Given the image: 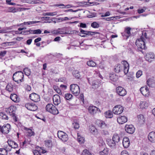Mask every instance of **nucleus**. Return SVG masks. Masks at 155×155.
Instances as JSON below:
<instances>
[{"mask_svg": "<svg viewBox=\"0 0 155 155\" xmlns=\"http://www.w3.org/2000/svg\"><path fill=\"white\" fill-rule=\"evenodd\" d=\"M115 18L114 17H111L107 18H101L102 20H105L107 21H110L111 20H113Z\"/></svg>", "mask_w": 155, "mask_h": 155, "instance_id": "nucleus-51", "label": "nucleus"}, {"mask_svg": "<svg viewBox=\"0 0 155 155\" xmlns=\"http://www.w3.org/2000/svg\"><path fill=\"white\" fill-rule=\"evenodd\" d=\"M120 137L117 134H114L112 137V140L116 143L120 141Z\"/></svg>", "mask_w": 155, "mask_h": 155, "instance_id": "nucleus-26", "label": "nucleus"}, {"mask_svg": "<svg viewBox=\"0 0 155 155\" xmlns=\"http://www.w3.org/2000/svg\"><path fill=\"white\" fill-rule=\"evenodd\" d=\"M41 151L40 150H35L33 151V153L34 155H41Z\"/></svg>", "mask_w": 155, "mask_h": 155, "instance_id": "nucleus-52", "label": "nucleus"}, {"mask_svg": "<svg viewBox=\"0 0 155 155\" xmlns=\"http://www.w3.org/2000/svg\"><path fill=\"white\" fill-rule=\"evenodd\" d=\"M40 21H28L25 22H23V24L25 25H33L35 23H40Z\"/></svg>", "mask_w": 155, "mask_h": 155, "instance_id": "nucleus-34", "label": "nucleus"}, {"mask_svg": "<svg viewBox=\"0 0 155 155\" xmlns=\"http://www.w3.org/2000/svg\"><path fill=\"white\" fill-rule=\"evenodd\" d=\"M54 6L58 7L60 8H64L65 5L63 4H56L54 5Z\"/></svg>", "mask_w": 155, "mask_h": 155, "instance_id": "nucleus-53", "label": "nucleus"}, {"mask_svg": "<svg viewBox=\"0 0 155 155\" xmlns=\"http://www.w3.org/2000/svg\"><path fill=\"white\" fill-rule=\"evenodd\" d=\"M25 89L26 90L28 91H30L31 90V87L28 85H26L25 86Z\"/></svg>", "mask_w": 155, "mask_h": 155, "instance_id": "nucleus-60", "label": "nucleus"}, {"mask_svg": "<svg viewBox=\"0 0 155 155\" xmlns=\"http://www.w3.org/2000/svg\"><path fill=\"white\" fill-rule=\"evenodd\" d=\"M125 130L128 133L130 134H133L135 130V128L132 125H126L125 127Z\"/></svg>", "mask_w": 155, "mask_h": 155, "instance_id": "nucleus-11", "label": "nucleus"}, {"mask_svg": "<svg viewBox=\"0 0 155 155\" xmlns=\"http://www.w3.org/2000/svg\"><path fill=\"white\" fill-rule=\"evenodd\" d=\"M26 2L31 4H35L40 3V1L39 0H26Z\"/></svg>", "mask_w": 155, "mask_h": 155, "instance_id": "nucleus-31", "label": "nucleus"}, {"mask_svg": "<svg viewBox=\"0 0 155 155\" xmlns=\"http://www.w3.org/2000/svg\"><path fill=\"white\" fill-rule=\"evenodd\" d=\"M148 106V104L146 101H141L140 103V107L142 109L146 108Z\"/></svg>", "mask_w": 155, "mask_h": 155, "instance_id": "nucleus-27", "label": "nucleus"}, {"mask_svg": "<svg viewBox=\"0 0 155 155\" xmlns=\"http://www.w3.org/2000/svg\"><path fill=\"white\" fill-rule=\"evenodd\" d=\"M11 99L14 102L16 103L19 101V99L15 94H11L10 96Z\"/></svg>", "mask_w": 155, "mask_h": 155, "instance_id": "nucleus-24", "label": "nucleus"}, {"mask_svg": "<svg viewBox=\"0 0 155 155\" xmlns=\"http://www.w3.org/2000/svg\"><path fill=\"white\" fill-rule=\"evenodd\" d=\"M8 12H9L15 13L17 12V10L14 7H10L9 8Z\"/></svg>", "mask_w": 155, "mask_h": 155, "instance_id": "nucleus-46", "label": "nucleus"}, {"mask_svg": "<svg viewBox=\"0 0 155 155\" xmlns=\"http://www.w3.org/2000/svg\"><path fill=\"white\" fill-rule=\"evenodd\" d=\"M58 137L62 141L66 142L68 140L67 134L64 132L61 131H58Z\"/></svg>", "mask_w": 155, "mask_h": 155, "instance_id": "nucleus-6", "label": "nucleus"}, {"mask_svg": "<svg viewBox=\"0 0 155 155\" xmlns=\"http://www.w3.org/2000/svg\"><path fill=\"white\" fill-rule=\"evenodd\" d=\"M6 51H1L0 52V55L3 57L6 54Z\"/></svg>", "mask_w": 155, "mask_h": 155, "instance_id": "nucleus-64", "label": "nucleus"}, {"mask_svg": "<svg viewBox=\"0 0 155 155\" xmlns=\"http://www.w3.org/2000/svg\"><path fill=\"white\" fill-rule=\"evenodd\" d=\"M142 74V72L141 70L138 71L136 73V77L139 78Z\"/></svg>", "mask_w": 155, "mask_h": 155, "instance_id": "nucleus-56", "label": "nucleus"}, {"mask_svg": "<svg viewBox=\"0 0 155 155\" xmlns=\"http://www.w3.org/2000/svg\"><path fill=\"white\" fill-rule=\"evenodd\" d=\"M73 126L75 129H78L79 127V124L77 122H74L73 124Z\"/></svg>", "mask_w": 155, "mask_h": 155, "instance_id": "nucleus-54", "label": "nucleus"}, {"mask_svg": "<svg viewBox=\"0 0 155 155\" xmlns=\"http://www.w3.org/2000/svg\"><path fill=\"white\" fill-rule=\"evenodd\" d=\"M141 93L144 96H147L149 93L148 88L146 87H142L140 88Z\"/></svg>", "mask_w": 155, "mask_h": 155, "instance_id": "nucleus-18", "label": "nucleus"}, {"mask_svg": "<svg viewBox=\"0 0 155 155\" xmlns=\"http://www.w3.org/2000/svg\"><path fill=\"white\" fill-rule=\"evenodd\" d=\"M148 138L150 142L155 143V132L152 131L150 132L148 135Z\"/></svg>", "mask_w": 155, "mask_h": 155, "instance_id": "nucleus-20", "label": "nucleus"}, {"mask_svg": "<svg viewBox=\"0 0 155 155\" xmlns=\"http://www.w3.org/2000/svg\"><path fill=\"white\" fill-rule=\"evenodd\" d=\"M87 64L88 66L92 67H94L96 65V63L92 60L88 61Z\"/></svg>", "mask_w": 155, "mask_h": 155, "instance_id": "nucleus-37", "label": "nucleus"}, {"mask_svg": "<svg viewBox=\"0 0 155 155\" xmlns=\"http://www.w3.org/2000/svg\"><path fill=\"white\" fill-rule=\"evenodd\" d=\"M108 151L107 148H104L103 150L99 152V154L100 155H106L108 154Z\"/></svg>", "mask_w": 155, "mask_h": 155, "instance_id": "nucleus-35", "label": "nucleus"}, {"mask_svg": "<svg viewBox=\"0 0 155 155\" xmlns=\"http://www.w3.org/2000/svg\"><path fill=\"white\" fill-rule=\"evenodd\" d=\"M110 79L113 81H115L117 79V78L114 75L112 74L110 76Z\"/></svg>", "mask_w": 155, "mask_h": 155, "instance_id": "nucleus-55", "label": "nucleus"}, {"mask_svg": "<svg viewBox=\"0 0 155 155\" xmlns=\"http://www.w3.org/2000/svg\"><path fill=\"white\" fill-rule=\"evenodd\" d=\"M155 55L153 53L149 52L147 53L145 57L146 60L149 62H151L154 59Z\"/></svg>", "mask_w": 155, "mask_h": 155, "instance_id": "nucleus-15", "label": "nucleus"}, {"mask_svg": "<svg viewBox=\"0 0 155 155\" xmlns=\"http://www.w3.org/2000/svg\"><path fill=\"white\" fill-rule=\"evenodd\" d=\"M25 129L26 130L27 133V135L28 136L31 137L32 136L34 135V132L31 129L25 128Z\"/></svg>", "mask_w": 155, "mask_h": 155, "instance_id": "nucleus-33", "label": "nucleus"}, {"mask_svg": "<svg viewBox=\"0 0 155 155\" xmlns=\"http://www.w3.org/2000/svg\"><path fill=\"white\" fill-rule=\"evenodd\" d=\"M117 120L119 124H122L127 122V119L126 117L123 116L118 117Z\"/></svg>", "mask_w": 155, "mask_h": 155, "instance_id": "nucleus-17", "label": "nucleus"}, {"mask_svg": "<svg viewBox=\"0 0 155 155\" xmlns=\"http://www.w3.org/2000/svg\"><path fill=\"white\" fill-rule=\"evenodd\" d=\"M91 26L94 28H98L99 27V25L96 22H94L91 24Z\"/></svg>", "mask_w": 155, "mask_h": 155, "instance_id": "nucleus-48", "label": "nucleus"}, {"mask_svg": "<svg viewBox=\"0 0 155 155\" xmlns=\"http://www.w3.org/2000/svg\"><path fill=\"white\" fill-rule=\"evenodd\" d=\"M0 154L1 155H7L8 150H7V147L4 148L0 149Z\"/></svg>", "mask_w": 155, "mask_h": 155, "instance_id": "nucleus-29", "label": "nucleus"}, {"mask_svg": "<svg viewBox=\"0 0 155 155\" xmlns=\"http://www.w3.org/2000/svg\"><path fill=\"white\" fill-rule=\"evenodd\" d=\"M131 29V28L129 27L125 29L124 31L125 33L127 34L126 36L127 38H128L130 35L131 33L130 31Z\"/></svg>", "mask_w": 155, "mask_h": 155, "instance_id": "nucleus-30", "label": "nucleus"}, {"mask_svg": "<svg viewBox=\"0 0 155 155\" xmlns=\"http://www.w3.org/2000/svg\"><path fill=\"white\" fill-rule=\"evenodd\" d=\"M81 155H92V154L88 150L84 149Z\"/></svg>", "mask_w": 155, "mask_h": 155, "instance_id": "nucleus-44", "label": "nucleus"}, {"mask_svg": "<svg viewBox=\"0 0 155 155\" xmlns=\"http://www.w3.org/2000/svg\"><path fill=\"white\" fill-rule=\"evenodd\" d=\"M98 143L99 146L104 147L105 146V143L102 138H99L98 140Z\"/></svg>", "mask_w": 155, "mask_h": 155, "instance_id": "nucleus-39", "label": "nucleus"}, {"mask_svg": "<svg viewBox=\"0 0 155 155\" xmlns=\"http://www.w3.org/2000/svg\"><path fill=\"white\" fill-rule=\"evenodd\" d=\"M129 69V64L128 62L125 61H123L121 62V64H118L115 67L114 71L115 72L118 73L123 71L125 74L128 72Z\"/></svg>", "mask_w": 155, "mask_h": 155, "instance_id": "nucleus-1", "label": "nucleus"}, {"mask_svg": "<svg viewBox=\"0 0 155 155\" xmlns=\"http://www.w3.org/2000/svg\"><path fill=\"white\" fill-rule=\"evenodd\" d=\"M88 110L89 113L92 115L96 114L97 111L100 110L98 108L94 106H89Z\"/></svg>", "mask_w": 155, "mask_h": 155, "instance_id": "nucleus-14", "label": "nucleus"}, {"mask_svg": "<svg viewBox=\"0 0 155 155\" xmlns=\"http://www.w3.org/2000/svg\"><path fill=\"white\" fill-rule=\"evenodd\" d=\"M73 75L74 77L77 78H79L80 77V74L79 71H74L73 72Z\"/></svg>", "mask_w": 155, "mask_h": 155, "instance_id": "nucleus-43", "label": "nucleus"}, {"mask_svg": "<svg viewBox=\"0 0 155 155\" xmlns=\"http://www.w3.org/2000/svg\"><path fill=\"white\" fill-rule=\"evenodd\" d=\"M54 90L59 94H62V92L60 89L57 86H53Z\"/></svg>", "mask_w": 155, "mask_h": 155, "instance_id": "nucleus-45", "label": "nucleus"}, {"mask_svg": "<svg viewBox=\"0 0 155 155\" xmlns=\"http://www.w3.org/2000/svg\"><path fill=\"white\" fill-rule=\"evenodd\" d=\"M101 82L99 80H96L93 81L92 84V87L93 89L97 88L101 85Z\"/></svg>", "mask_w": 155, "mask_h": 155, "instance_id": "nucleus-21", "label": "nucleus"}, {"mask_svg": "<svg viewBox=\"0 0 155 155\" xmlns=\"http://www.w3.org/2000/svg\"><path fill=\"white\" fill-rule=\"evenodd\" d=\"M89 130L93 133H95L97 132V129L95 127L92 125L89 126Z\"/></svg>", "mask_w": 155, "mask_h": 155, "instance_id": "nucleus-36", "label": "nucleus"}, {"mask_svg": "<svg viewBox=\"0 0 155 155\" xmlns=\"http://www.w3.org/2000/svg\"><path fill=\"white\" fill-rule=\"evenodd\" d=\"M11 126L9 124H4L3 126H0V131L3 134H7L9 132Z\"/></svg>", "mask_w": 155, "mask_h": 155, "instance_id": "nucleus-8", "label": "nucleus"}, {"mask_svg": "<svg viewBox=\"0 0 155 155\" xmlns=\"http://www.w3.org/2000/svg\"><path fill=\"white\" fill-rule=\"evenodd\" d=\"M45 145L46 147H50L52 146V143L50 140H48L45 141Z\"/></svg>", "mask_w": 155, "mask_h": 155, "instance_id": "nucleus-47", "label": "nucleus"}, {"mask_svg": "<svg viewBox=\"0 0 155 155\" xmlns=\"http://www.w3.org/2000/svg\"><path fill=\"white\" fill-rule=\"evenodd\" d=\"M4 44H8V46H11L14 45L15 44V42L14 41H12L10 42H5L4 43Z\"/></svg>", "mask_w": 155, "mask_h": 155, "instance_id": "nucleus-58", "label": "nucleus"}, {"mask_svg": "<svg viewBox=\"0 0 155 155\" xmlns=\"http://www.w3.org/2000/svg\"><path fill=\"white\" fill-rule=\"evenodd\" d=\"M24 72L25 74L27 76H29L30 75L31 71L30 69L28 68H25L24 69Z\"/></svg>", "mask_w": 155, "mask_h": 155, "instance_id": "nucleus-42", "label": "nucleus"}, {"mask_svg": "<svg viewBox=\"0 0 155 155\" xmlns=\"http://www.w3.org/2000/svg\"><path fill=\"white\" fill-rule=\"evenodd\" d=\"M130 141L129 138L127 137H124L123 140V144L125 148L128 147L130 144Z\"/></svg>", "mask_w": 155, "mask_h": 155, "instance_id": "nucleus-23", "label": "nucleus"}, {"mask_svg": "<svg viewBox=\"0 0 155 155\" xmlns=\"http://www.w3.org/2000/svg\"><path fill=\"white\" fill-rule=\"evenodd\" d=\"M101 133L102 135L105 136L108 135L109 134V132L107 130L104 129L101 130Z\"/></svg>", "mask_w": 155, "mask_h": 155, "instance_id": "nucleus-50", "label": "nucleus"}, {"mask_svg": "<svg viewBox=\"0 0 155 155\" xmlns=\"http://www.w3.org/2000/svg\"><path fill=\"white\" fill-rule=\"evenodd\" d=\"M121 155H129L126 151H123L121 153Z\"/></svg>", "mask_w": 155, "mask_h": 155, "instance_id": "nucleus-63", "label": "nucleus"}, {"mask_svg": "<svg viewBox=\"0 0 155 155\" xmlns=\"http://www.w3.org/2000/svg\"><path fill=\"white\" fill-rule=\"evenodd\" d=\"M107 142L108 145L111 148H115L116 145V143L113 141V140L108 139L107 140Z\"/></svg>", "mask_w": 155, "mask_h": 155, "instance_id": "nucleus-22", "label": "nucleus"}, {"mask_svg": "<svg viewBox=\"0 0 155 155\" xmlns=\"http://www.w3.org/2000/svg\"><path fill=\"white\" fill-rule=\"evenodd\" d=\"M25 107L28 110L31 111H35L38 109V107L36 105L30 103L25 104Z\"/></svg>", "mask_w": 155, "mask_h": 155, "instance_id": "nucleus-12", "label": "nucleus"}, {"mask_svg": "<svg viewBox=\"0 0 155 155\" xmlns=\"http://www.w3.org/2000/svg\"><path fill=\"white\" fill-rule=\"evenodd\" d=\"M24 74L21 71L16 72L14 73L13 76V79L18 83L23 81Z\"/></svg>", "mask_w": 155, "mask_h": 155, "instance_id": "nucleus-3", "label": "nucleus"}, {"mask_svg": "<svg viewBox=\"0 0 155 155\" xmlns=\"http://www.w3.org/2000/svg\"><path fill=\"white\" fill-rule=\"evenodd\" d=\"M78 140L80 143H84V137H81L78 134Z\"/></svg>", "mask_w": 155, "mask_h": 155, "instance_id": "nucleus-40", "label": "nucleus"}, {"mask_svg": "<svg viewBox=\"0 0 155 155\" xmlns=\"http://www.w3.org/2000/svg\"><path fill=\"white\" fill-rule=\"evenodd\" d=\"M57 13L58 12L57 11H55L53 12H49V13L48 14V15H49L52 16L56 15H57Z\"/></svg>", "mask_w": 155, "mask_h": 155, "instance_id": "nucleus-59", "label": "nucleus"}, {"mask_svg": "<svg viewBox=\"0 0 155 155\" xmlns=\"http://www.w3.org/2000/svg\"><path fill=\"white\" fill-rule=\"evenodd\" d=\"M41 31L40 29L35 30V34H39L41 33Z\"/></svg>", "mask_w": 155, "mask_h": 155, "instance_id": "nucleus-61", "label": "nucleus"}, {"mask_svg": "<svg viewBox=\"0 0 155 155\" xmlns=\"http://www.w3.org/2000/svg\"><path fill=\"white\" fill-rule=\"evenodd\" d=\"M105 117L107 118H111L113 116V114L112 111L109 110L104 113Z\"/></svg>", "mask_w": 155, "mask_h": 155, "instance_id": "nucleus-28", "label": "nucleus"}, {"mask_svg": "<svg viewBox=\"0 0 155 155\" xmlns=\"http://www.w3.org/2000/svg\"><path fill=\"white\" fill-rule=\"evenodd\" d=\"M123 107L120 105H118L115 106L113 108L112 111L116 114H120L123 111Z\"/></svg>", "mask_w": 155, "mask_h": 155, "instance_id": "nucleus-7", "label": "nucleus"}, {"mask_svg": "<svg viewBox=\"0 0 155 155\" xmlns=\"http://www.w3.org/2000/svg\"><path fill=\"white\" fill-rule=\"evenodd\" d=\"M116 92L118 94L121 96H124L127 94L126 90L120 86H119L116 88Z\"/></svg>", "mask_w": 155, "mask_h": 155, "instance_id": "nucleus-9", "label": "nucleus"}, {"mask_svg": "<svg viewBox=\"0 0 155 155\" xmlns=\"http://www.w3.org/2000/svg\"><path fill=\"white\" fill-rule=\"evenodd\" d=\"M70 90L72 94L76 96L78 95L80 92L79 86L75 84H71L70 85Z\"/></svg>", "mask_w": 155, "mask_h": 155, "instance_id": "nucleus-5", "label": "nucleus"}, {"mask_svg": "<svg viewBox=\"0 0 155 155\" xmlns=\"http://www.w3.org/2000/svg\"><path fill=\"white\" fill-rule=\"evenodd\" d=\"M29 97L32 101L35 102H38L40 100L39 95L35 93L30 94Z\"/></svg>", "mask_w": 155, "mask_h": 155, "instance_id": "nucleus-13", "label": "nucleus"}, {"mask_svg": "<svg viewBox=\"0 0 155 155\" xmlns=\"http://www.w3.org/2000/svg\"><path fill=\"white\" fill-rule=\"evenodd\" d=\"M45 108L47 111L53 114H57L58 113V110L51 104H48L46 106Z\"/></svg>", "mask_w": 155, "mask_h": 155, "instance_id": "nucleus-4", "label": "nucleus"}, {"mask_svg": "<svg viewBox=\"0 0 155 155\" xmlns=\"http://www.w3.org/2000/svg\"><path fill=\"white\" fill-rule=\"evenodd\" d=\"M15 107L13 106H11L7 109L6 111L8 112L10 115L14 113Z\"/></svg>", "mask_w": 155, "mask_h": 155, "instance_id": "nucleus-32", "label": "nucleus"}, {"mask_svg": "<svg viewBox=\"0 0 155 155\" xmlns=\"http://www.w3.org/2000/svg\"><path fill=\"white\" fill-rule=\"evenodd\" d=\"M137 117L138 123L140 124L141 125L145 123V119L143 115H139L137 116Z\"/></svg>", "mask_w": 155, "mask_h": 155, "instance_id": "nucleus-19", "label": "nucleus"}, {"mask_svg": "<svg viewBox=\"0 0 155 155\" xmlns=\"http://www.w3.org/2000/svg\"><path fill=\"white\" fill-rule=\"evenodd\" d=\"M152 83L153 80L152 78H150L147 80V84L149 86L151 87L152 86Z\"/></svg>", "mask_w": 155, "mask_h": 155, "instance_id": "nucleus-49", "label": "nucleus"}, {"mask_svg": "<svg viewBox=\"0 0 155 155\" xmlns=\"http://www.w3.org/2000/svg\"><path fill=\"white\" fill-rule=\"evenodd\" d=\"M53 101L55 105H58L61 102L60 97L58 94L54 95L53 97Z\"/></svg>", "mask_w": 155, "mask_h": 155, "instance_id": "nucleus-16", "label": "nucleus"}, {"mask_svg": "<svg viewBox=\"0 0 155 155\" xmlns=\"http://www.w3.org/2000/svg\"><path fill=\"white\" fill-rule=\"evenodd\" d=\"M80 31L83 34H85V35H86L90 34V33H91V32H90V31L88 32V31H85L82 29H80Z\"/></svg>", "mask_w": 155, "mask_h": 155, "instance_id": "nucleus-57", "label": "nucleus"}, {"mask_svg": "<svg viewBox=\"0 0 155 155\" xmlns=\"http://www.w3.org/2000/svg\"><path fill=\"white\" fill-rule=\"evenodd\" d=\"M73 96L71 94L67 93L65 94L64 97L66 100H69L71 99Z\"/></svg>", "mask_w": 155, "mask_h": 155, "instance_id": "nucleus-41", "label": "nucleus"}, {"mask_svg": "<svg viewBox=\"0 0 155 155\" xmlns=\"http://www.w3.org/2000/svg\"><path fill=\"white\" fill-rule=\"evenodd\" d=\"M29 140H25L24 142H23V145H24L25 144H28L29 143L30 139H29Z\"/></svg>", "mask_w": 155, "mask_h": 155, "instance_id": "nucleus-62", "label": "nucleus"}, {"mask_svg": "<svg viewBox=\"0 0 155 155\" xmlns=\"http://www.w3.org/2000/svg\"><path fill=\"white\" fill-rule=\"evenodd\" d=\"M146 33L145 36H141L140 38L137 39L136 41V44L138 48L142 49H144L146 47L145 46V39H147Z\"/></svg>", "mask_w": 155, "mask_h": 155, "instance_id": "nucleus-2", "label": "nucleus"}, {"mask_svg": "<svg viewBox=\"0 0 155 155\" xmlns=\"http://www.w3.org/2000/svg\"><path fill=\"white\" fill-rule=\"evenodd\" d=\"M96 123L97 125L101 129H105L109 127V125L103 120H97Z\"/></svg>", "mask_w": 155, "mask_h": 155, "instance_id": "nucleus-10", "label": "nucleus"}, {"mask_svg": "<svg viewBox=\"0 0 155 155\" xmlns=\"http://www.w3.org/2000/svg\"><path fill=\"white\" fill-rule=\"evenodd\" d=\"M8 144L12 148H15L18 147L17 144L14 141L11 140H8Z\"/></svg>", "mask_w": 155, "mask_h": 155, "instance_id": "nucleus-25", "label": "nucleus"}, {"mask_svg": "<svg viewBox=\"0 0 155 155\" xmlns=\"http://www.w3.org/2000/svg\"><path fill=\"white\" fill-rule=\"evenodd\" d=\"M13 87L11 84H8L6 87V90L10 92H12L13 90Z\"/></svg>", "mask_w": 155, "mask_h": 155, "instance_id": "nucleus-38", "label": "nucleus"}]
</instances>
